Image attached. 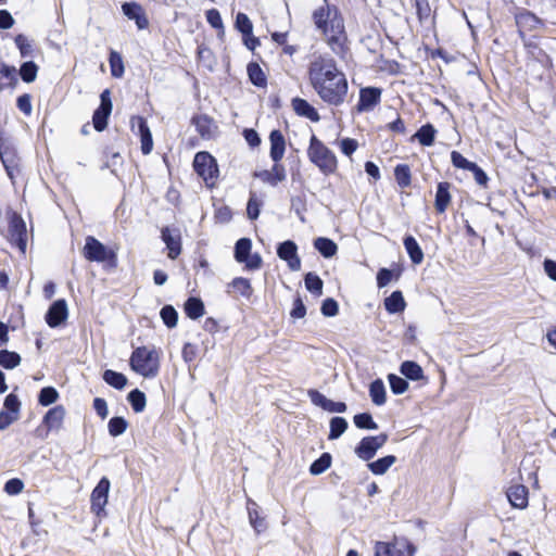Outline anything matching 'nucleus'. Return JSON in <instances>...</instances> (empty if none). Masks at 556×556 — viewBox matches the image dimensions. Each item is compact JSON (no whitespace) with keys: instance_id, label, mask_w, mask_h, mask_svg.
Returning <instances> with one entry per match:
<instances>
[{"instance_id":"nucleus-1","label":"nucleus","mask_w":556,"mask_h":556,"mask_svg":"<svg viewBox=\"0 0 556 556\" xmlns=\"http://www.w3.org/2000/svg\"><path fill=\"white\" fill-rule=\"evenodd\" d=\"M308 77L314 90L325 102L331 105L344 102L349 88L348 80L332 59L316 56L311 62Z\"/></svg>"},{"instance_id":"nucleus-2","label":"nucleus","mask_w":556,"mask_h":556,"mask_svg":"<svg viewBox=\"0 0 556 556\" xmlns=\"http://www.w3.org/2000/svg\"><path fill=\"white\" fill-rule=\"evenodd\" d=\"M313 21L329 48L337 54L344 53L348 37L343 17L337 7L325 3L313 12Z\"/></svg>"},{"instance_id":"nucleus-3","label":"nucleus","mask_w":556,"mask_h":556,"mask_svg":"<svg viewBox=\"0 0 556 556\" xmlns=\"http://www.w3.org/2000/svg\"><path fill=\"white\" fill-rule=\"evenodd\" d=\"M130 367L144 378H154L160 371V354L155 349L137 348L130 356Z\"/></svg>"},{"instance_id":"nucleus-4","label":"nucleus","mask_w":556,"mask_h":556,"mask_svg":"<svg viewBox=\"0 0 556 556\" xmlns=\"http://www.w3.org/2000/svg\"><path fill=\"white\" fill-rule=\"evenodd\" d=\"M309 161L325 175L333 174L338 162L336 155L316 136H312L307 150Z\"/></svg>"},{"instance_id":"nucleus-5","label":"nucleus","mask_w":556,"mask_h":556,"mask_svg":"<svg viewBox=\"0 0 556 556\" xmlns=\"http://www.w3.org/2000/svg\"><path fill=\"white\" fill-rule=\"evenodd\" d=\"M83 255L89 262H109L111 266H116V253L91 236L86 238Z\"/></svg>"},{"instance_id":"nucleus-6","label":"nucleus","mask_w":556,"mask_h":556,"mask_svg":"<svg viewBox=\"0 0 556 556\" xmlns=\"http://www.w3.org/2000/svg\"><path fill=\"white\" fill-rule=\"evenodd\" d=\"M193 167L197 174L205 181L208 187L215 185L218 167L215 159L207 152H199L193 160Z\"/></svg>"},{"instance_id":"nucleus-7","label":"nucleus","mask_w":556,"mask_h":556,"mask_svg":"<svg viewBox=\"0 0 556 556\" xmlns=\"http://www.w3.org/2000/svg\"><path fill=\"white\" fill-rule=\"evenodd\" d=\"M252 242L248 238H242L237 241L235 247V258L239 263H243L249 270H255L262 266V257L260 254L251 253Z\"/></svg>"},{"instance_id":"nucleus-8","label":"nucleus","mask_w":556,"mask_h":556,"mask_svg":"<svg viewBox=\"0 0 556 556\" xmlns=\"http://www.w3.org/2000/svg\"><path fill=\"white\" fill-rule=\"evenodd\" d=\"M110 486L111 484L109 479L103 477L91 492V510L98 517L106 515L105 506L108 504Z\"/></svg>"},{"instance_id":"nucleus-9","label":"nucleus","mask_w":556,"mask_h":556,"mask_svg":"<svg viewBox=\"0 0 556 556\" xmlns=\"http://www.w3.org/2000/svg\"><path fill=\"white\" fill-rule=\"evenodd\" d=\"M387 441L388 434L386 433L363 438L359 444L355 447V454L363 460H369Z\"/></svg>"},{"instance_id":"nucleus-10","label":"nucleus","mask_w":556,"mask_h":556,"mask_svg":"<svg viewBox=\"0 0 556 556\" xmlns=\"http://www.w3.org/2000/svg\"><path fill=\"white\" fill-rule=\"evenodd\" d=\"M9 239L12 243L16 244L22 253H25L27 245V228L23 218L13 214L9 223Z\"/></svg>"},{"instance_id":"nucleus-11","label":"nucleus","mask_w":556,"mask_h":556,"mask_svg":"<svg viewBox=\"0 0 556 556\" xmlns=\"http://www.w3.org/2000/svg\"><path fill=\"white\" fill-rule=\"evenodd\" d=\"M100 106L94 111L92 122L96 130L102 131L108 125V117L112 112L110 90L105 89L100 96Z\"/></svg>"},{"instance_id":"nucleus-12","label":"nucleus","mask_w":556,"mask_h":556,"mask_svg":"<svg viewBox=\"0 0 556 556\" xmlns=\"http://www.w3.org/2000/svg\"><path fill=\"white\" fill-rule=\"evenodd\" d=\"M277 254L282 261L287 262L288 267L291 270L298 271L301 269V260L298 255V247L293 241L287 240L280 243L277 248Z\"/></svg>"},{"instance_id":"nucleus-13","label":"nucleus","mask_w":556,"mask_h":556,"mask_svg":"<svg viewBox=\"0 0 556 556\" xmlns=\"http://www.w3.org/2000/svg\"><path fill=\"white\" fill-rule=\"evenodd\" d=\"M130 127L131 130L138 128V135L140 136L141 141V151L144 155L149 154L153 149V139L146 119L141 116H131Z\"/></svg>"},{"instance_id":"nucleus-14","label":"nucleus","mask_w":556,"mask_h":556,"mask_svg":"<svg viewBox=\"0 0 556 556\" xmlns=\"http://www.w3.org/2000/svg\"><path fill=\"white\" fill-rule=\"evenodd\" d=\"M68 316L67 304L65 300L55 301L46 314V321L51 328H55L63 324Z\"/></svg>"},{"instance_id":"nucleus-15","label":"nucleus","mask_w":556,"mask_h":556,"mask_svg":"<svg viewBox=\"0 0 556 556\" xmlns=\"http://www.w3.org/2000/svg\"><path fill=\"white\" fill-rule=\"evenodd\" d=\"M381 97V90L375 87L363 88L359 92V102L357 110L359 112L371 111L379 102Z\"/></svg>"},{"instance_id":"nucleus-16","label":"nucleus","mask_w":556,"mask_h":556,"mask_svg":"<svg viewBox=\"0 0 556 556\" xmlns=\"http://www.w3.org/2000/svg\"><path fill=\"white\" fill-rule=\"evenodd\" d=\"M65 416V408L62 405H58L46 413L42 422L47 426L48 430L59 431L63 427Z\"/></svg>"},{"instance_id":"nucleus-17","label":"nucleus","mask_w":556,"mask_h":556,"mask_svg":"<svg viewBox=\"0 0 556 556\" xmlns=\"http://www.w3.org/2000/svg\"><path fill=\"white\" fill-rule=\"evenodd\" d=\"M162 239L168 250V257L176 258L181 251L180 233L178 230H172L169 228L162 229Z\"/></svg>"},{"instance_id":"nucleus-18","label":"nucleus","mask_w":556,"mask_h":556,"mask_svg":"<svg viewBox=\"0 0 556 556\" xmlns=\"http://www.w3.org/2000/svg\"><path fill=\"white\" fill-rule=\"evenodd\" d=\"M123 13L129 18L134 20L139 29H144L149 26L148 17L141 5L132 3H124L122 7Z\"/></svg>"},{"instance_id":"nucleus-19","label":"nucleus","mask_w":556,"mask_h":556,"mask_svg":"<svg viewBox=\"0 0 556 556\" xmlns=\"http://www.w3.org/2000/svg\"><path fill=\"white\" fill-rule=\"evenodd\" d=\"M270 141V157L275 163H278L286 151V140L279 130H273L269 135Z\"/></svg>"},{"instance_id":"nucleus-20","label":"nucleus","mask_w":556,"mask_h":556,"mask_svg":"<svg viewBox=\"0 0 556 556\" xmlns=\"http://www.w3.org/2000/svg\"><path fill=\"white\" fill-rule=\"evenodd\" d=\"M509 503L516 508H526L528 506V490L525 485H514L507 491Z\"/></svg>"},{"instance_id":"nucleus-21","label":"nucleus","mask_w":556,"mask_h":556,"mask_svg":"<svg viewBox=\"0 0 556 556\" xmlns=\"http://www.w3.org/2000/svg\"><path fill=\"white\" fill-rule=\"evenodd\" d=\"M263 182L276 186L278 182L286 179L285 167L278 163H275L270 170H262L255 174Z\"/></svg>"},{"instance_id":"nucleus-22","label":"nucleus","mask_w":556,"mask_h":556,"mask_svg":"<svg viewBox=\"0 0 556 556\" xmlns=\"http://www.w3.org/2000/svg\"><path fill=\"white\" fill-rule=\"evenodd\" d=\"M292 108L294 112L303 117L308 118L312 122H318L319 121V114L315 110L314 106H312L306 100L301 98H294L292 100Z\"/></svg>"},{"instance_id":"nucleus-23","label":"nucleus","mask_w":556,"mask_h":556,"mask_svg":"<svg viewBox=\"0 0 556 556\" xmlns=\"http://www.w3.org/2000/svg\"><path fill=\"white\" fill-rule=\"evenodd\" d=\"M451 185L448 182H440L437 188L434 206L439 213H444L451 203Z\"/></svg>"},{"instance_id":"nucleus-24","label":"nucleus","mask_w":556,"mask_h":556,"mask_svg":"<svg viewBox=\"0 0 556 556\" xmlns=\"http://www.w3.org/2000/svg\"><path fill=\"white\" fill-rule=\"evenodd\" d=\"M400 372L409 380L419 381L425 379L424 370L416 362L405 361L400 366Z\"/></svg>"},{"instance_id":"nucleus-25","label":"nucleus","mask_w":556,"mask_h":556,"mask_svg":"<svg viewBox=\"0 0 556 556\" xmlns=\"http://www.w3.org/2000/svg\"><path fill=\"white\" fill-rule=\"evenodd\" d=\"M404 247H405L406 252L409 255L410 261L415 265H419L422 263L424 252L414 237L406 236L404 238Z\"/></svg>"},{"instance_id":"nucleus-26","label":"nucleus","mask_w":556,"mask_h":556,"mask_svg":"<svg viewBox=\"0 0 556 556\" xmlns=\"http://www.w3.org/2000/svg\"><path fill=\"white\" fill-rule=\"evenodd\" d=\"M369 396L377 406H381L387 402V391L381 379H376L370 383Z\"/></svg>"},{"instance_id":"nucleus-27","label":"nucleus","mask_w":556,"mask_h":556,"mask_svg":"<svg viewBox=\"0 0 556 556\" xmlns=\"http://www.w3.org/2000/svg\"><path fill=\"white\" fill-rule=\"evenodd\" d=\"M406 303L401 291H394L384 300V307L390 314L401 313Z\"/></svg>"},{"instance_id":"nucleus-28","label":"nucleus","mask_w":556,"mask_h":556,"mask_svg":"<svg viewBox=\"0 0 556 556\" xmlns=\"http://www.w3.org/2000/svg\"><path fill=\"white\" fill-rule=\"evenodd\" d=\"M314 247L324 257L327 258L336 255L338 251V245L332 240L324 237L315 239Z\"/></svg>"},{"instance_id":"nucleus-29","label":"nucleus","mask_w":556,"mask_h":556,"mask_svg":"<svg viewBox=\"0 0 556 556\" xmlns=\"http://www.w3.org/2000/svg\"><path fill=\"white\" fill-rule=\"evenodd\" d=\"M395 462H396L395 456L388 455V456L377 459L376 462L369 463L368 468L374 475H383L390 469V467Z\"/></svg>"},{"instance_id":"nucleus-30","label":"nucleus","mask_w":556,"mask_h":556,"mask_svg":"<svg viewBox=\"0 0 556 556\" xmlns=\"http://www.w3.org/2000/svg\"><path fill=\"white\" fill-rule=\"evenodd\" d=\"M103 380L117 390L124 389L127 384V378L125 375L111 369L103 372Z\"/></svg>"},{"instance_id":"nucleus-31","label":"nucleus","mask_w":556,"mask_h":556,"mask_svg":"<svg viewBox=\"0 0 556 556\" xmlns=\"http://www.w3.org/2000/svg\"><path fill=\"white\" fill-rule=\"evenodd\" d=\"M185 312L191 319H198L204 314V305L200 299L190 298L185 304Z\"/></svg>"},{"instance_id":"nucleus-32","label":"nucleus","mask_w":556,"mask_h":556,"mask_svg":"<svg viewBox=\"0 0 556 556\" xmlns=\"http://www.w3.org/2000/svg\"><path fill=\"white\" fill-rule=\"evenodd\" d=\"M435 129L432 125L428 124L422 126L415 135L414 138L418 139V141L426 147H430L434 142Z\"/></svg>"},{"instance_id":"nucleus-33","label":"nucleus","mask_w":556,"mask_h":556,"mask_svg":"<svg viewBox=\"0 0 556 556\" xmlns=\"http://www.w3.org/2000/svg\"><path fill=\"white\" fill-rule=\"evenodd\" d=\"M21 363V356L15 352L0 351V365L7 369H13Z\"/></svg>"},{"instance_id":"nucleus-34","label":"nucleus","mask_w":556,"mask_h":556,"mask_svg":"<svg viewBox=\"0 0 556 556\" xmlns=\"http://www.w3.org/2000/svg\"><path fill=\"white\" fill-rule=\"evenodd\" d=\"M248 74L251 81L258 87H263L266 84V77L263 70L256 63H250L248 65Z\"/></svg>"},{"instance_id":"nucleus-35","label":"nucleus","mask_w":556,"mask_h":556,"mask_svg":"<svg viewBox=\"0 0 556 556\" xmlns=\"http://www.w3.org/2000/svg\"><path fill=\"white\" fill-rule=\"evenodd\" d=\"M249 519L251 526L257 531L261 532L264 528V519L260 517L257 505L254 502H249L248 504Z\"/></svg>"},{"instance_id":"nucleus-36","label":"nucleus","mask_w":556,"mask_h":556,"mask_svg":"<svg viewBox=\"0 0 556 556\" xmlns=\"http://www.w3.org/2000/svg\"><path fill=\"white\" fill-rule=\"evenodd\" d=\"M128 401L136 413H141L146 408L147 399L143 392L132 390L128 394Z\"/></svg>"},{"instance_id":"nucleus-37","label":"nucleus","mask_w":556,"mask_h":556,"mask_svg":"<svg viewBox=\"0 0 556 556\" xmlns=\"http://www.w3.org/2000/svg\"><path fill=\"white\" fill-rule=\"evenodd\" d=\"M348 428V422L342 417H333L330 420V433L329 439L334 440L338 439L340 435H342Z\"/></svg>"},{"instance_id":"nucleus-38","label":"nucleus","mask_w":556,"mask_h":556,"mask_svg":"<svg viewBox=\"0 0 556 556\" xmlns=\"http://www.w3.org/2000/svg\"><path fill=\"white\" fill-rule=\"evenodd\" d=\"M414 547L406 540H395L392 543V556H413Z\"/></svg>"},{"instance_id":"nucleus-39","label":"nucleus","mask_w":556,"mask_h":556,"mask_svg":"<svg viewBox=\"0 0 556 556\" xmlns=\"http://www.w3.org/2000/svg\"><path fill=\"white\" fill-rule=\"evenodd\" d=\"M58 399L59 392L53 387H46L41 389L38 396V402L42 406H49L55 403Z\"/></svg>"},{"instance_id":"nucleus-40","label":"nucleus","mask_w":556,"mask_h":556,"mask_svg":"<svg viewBox=\"0 0 556 556\" xmlns=\"http://www.w3.org/2000/svg\"><path fill=\"white\" fill-rule=\"evenodd\" d=\"M304 282H305L306 289L309 292L315 293L317 295H321L324 283H323V280L317 275H315L313 273L306 274Z\"/></svg>"},{"instance_id":"nucleus-41","label":"nucleus","mask_w":556,"mask_h":556,"mask_svg":"<svg viewBox=\"0 0 556 556\" xmlns=\"http://www.w3.org/2000/svg\"><path fill=\"white\" fill-rule=\"evenodd\" d=\"M110 66H111V73L114 77H122L124 74V63L122 55L116 51H111L110 53Z\"/></svg>"},{"instance_id":"nucleus-42","label":"nucleus","mask_w":556,"mask_h":556,"mask_svg":"<svg viewBox=\"0 0 556 556\" xmlns=\"http://www.w3.org/2000/svg\"><path fill=\"white\" fill-rule=\"evenodd\" d=\"M331 465V456L328 453H324L318 459H316L309 468L312 475H320L326 471Z\"/></svg>"},{"instance_id":"nucleus-43","label":"nucleus","mask_w":556,"mask_h":556,"mask_svg":"<svg viewBox=\"0 0 556 556\" xmlns=\"http://www.w3.org/2000/svg\"><path fill=\"white\" fill-rule=\"evenodd\" d=\"M388 381L390 383L391 391L394 394H403L408 390V382L394 374H390L388 376Z\"/></svg>"},{"instance_id":"nucleus-44","label":"nucleus","mask_w":556,"mask_h":556,"mask_svg":"<svg viewBox=\"0 0 556 556\" xmlns=\"http://www.w3.org/2000/svg\"><path fill=\"white\" fill-rule=\"evenodd\" d=\"M394 176L397 184L405 188L410 185V170L407 165L400 164L394 169Z\"/></svg>"},{"instance_id":"nucleus-45","label":"nucleus","mask_w":556,"mask_h":556,"mask_svg":"<svg viewBox=\"0 0 556 556\" xmlns=\"http://www.w3.org/2000/svg\"><path fill=\"white\" fill-rule=\"evenodd\" d=\"M355 426L361 429L376 430L378 425L374 421L370 414L362 413L354 416Z\"/></svg>"},{"instance_id":"nucleus-46","label":"nucleus","mask_w":556,"mask_h":556,"mask_svg":"<svg viewBox=\"0 0 556 556\" xmlns=\"http://www.w3.org/2000/svg\"><path fill=\"white\" fill-rule=\"evenodd\" d=\"M230 286L242 296L250 298L252 294V287L248 279L238 277L232 280Z\"/></svg>"},{"instance_id":"nucleus-47","label":"nucleus","mask_w":556,"mask_h":556,"mask_svg":"<svg viewBox=\"0 0 556 556\" xmlns=\"http://www.w3.org/2000/svg\"><path fill=\"white\" fill-rule=\"evenodd\" d=\"M161 318L167 327L174 328L177 325L178 314L173 306L166 305L161 309Z\"/></svg>"},{"instance_id":"nucleus-48","label":"nucleus","mask_w":556,"mask_h":556,"mask_svg":"<svg viewBox=\"0 0 556 556\" xmlns=\"http://www.w3.org/2000/svg\"><path fill=\"white\" fill-rule=\"evenodd\" d=\"M112 437L121 435L127 429V421L123 417H113L108 425Z\"/></svg>"},{"instance_id":"nucleus-49","label":"nucleus","mask_w":556,"mask_h":556,"mask_svg":"<svg viewBox=\"0 0 556 556\" xmlns=\"http://www.w3.org/2000/svg\"><path fill=\"white\" fill-rule=\"evenodd\" d=\"M236 27L243 36H250L253 31V25L249 16L244 13H238L236 17Z\"/></svg>"},{"instance_id":"nucleus-50","label":"nucleus","mask_w":556,"mask_h":556,"mask_svg":"<svg viewBox=\"0 0 556 556\" xmlns=\"http://www.w3.org/2000/svg\"><path fill=\"white\" fill-rule=\"evenodd\" d=\"M38 67L34 62H26L21 66L20 75L26 83H31L37 77Z\"/></svg>"},{"instance_id":"nucleus-51","label":"nucleus","mask_w":556,"mask_h":556,"mask_svg":"<svg viewBox=\"0 0 556 556\" xmlns=\"http://www.w3.org/2000/svg\"><path fill=\"white\" fill-rule=\"evenodd\" d=\"M15 68L2 64L0 66V88L10 86L15 80Z\"/></svg>"},{"instance_id":"nucleus-52","label":"nucleus","mask_w":556,"mask_h":556,"mask_svg":"<svg viewBox=\"0 0 556 556\" xmlns=\"http://www.w3.org/2000/svg\"><path fill=\"white\" fill-rule=\"evenodd\" d=\"M4 409L7 413H10L11 415H15L16 418L20 416V409H21V402L17 399V396L13 393L9 394L4 400Z\"/></svg>"},{"instance_id":"nucleus-53","label":"nucleus","mask_w":556,"mask_h":556,"mask_svg":"<svg viewBox=\"0 0 556 556\" xmlns=\"http://www.w3.org/2000/svg\"><path fill=\"white\" fill-rule=\"evenodd\" d=\"M198 131L201 134L202 137H211L213 134V124L211 119H208L205 116H200L195 118L194 121Z\"/></svg>"},{"instance_id":"nucleus-54","label":"nucleus","mask_w":556,"mask_h":556,"mask_svg":"<svg viewBox=\"0 0 556 556\" xmlns=\"http://www.w3.org/2000/svg\"><path fill=\"white\" fill-rule=\"evenodd\" d=\"M451 161L455 167L463 168L466 170H470L471 168H475L473 162L468 161L466 157H464L459 152L453 151L451 153Z\"/></svg>"},{"instance_id":"nucleus-55","label":"nucleus","mask_w":556,"mask_h":556,"mask_svg":"<svg viewBox=\"0 0 556 556\" xmlns=\"http://www.w3.org/2000/svg\"><path fill=\"white\" fill-rule=\"evenodd\" d=\"M261 206L262 202L256 198L254 193H252L247 206V213L249 218L256 219L260 215Z\"/></svg>"},{"instance_id":"nucleus-56","label":"nucleus","mask_w":556,"mask_h":556,"mask_svg":"<svg viewBox=\"0 0 556 556\" xmlns=\"http://www.w3.org/2000/svg\"><path fill=\"white\" fill-rule=\"evenodd\" d=\"M24 490V483L21 479L13 478L5 482L4 492L9 495H17Z\"/></svg>"},{"instance_id":"nucleus-57","label":"nucleus","mask_w":556,"mask_h":556,"mask_svg":"<svg viewBox=\"0 0 556 556\" xmlns=\"http://www.w3.org/2000/svg\"><path fill=\"white\" fill-rule=\"evenodd\" d=\"M539 23L540 21L538 20V17L530 12L521 13L517 16V24L521 27H535Z\"/></svg>"},{"instance_id":"nucleus-58","label":"nucleus","mask_w":556,"mask_h":556,"mask_svg":"<svg viewBox=\"0 0 556 556\" xmlns=\"http://www.w3.org/2000/svg\"><path fill=\"white\" fill-rule=\"evenodd\" d=\"M15 43L20 49L22 56H27L31 53V45L24 35H17L15 37Z\"/></svg>"},{"instance_id":"nucleus-59","label":"nucleus","mask_w":556,"mask_h":556,"mask_svg":"<svg viewBox=\"0 0 556 556\" xmlns=\"http://www.w3.org/2000/svg\"><path fill=\"white\" fill-rule=\"evenodd\" d=\"M206 20L212 27L223 29L222 16L216 9H211L206 12Z\"/></svg>"},{"instance_id":"nucleus-60","label":"nucleus","mask_w":556,"mask_h":556,"mask_svg":"<svg viewBox=\"0 0 556 556\" xmlns=\"http://www.w3.org/2000/svg\"><path fill=\"white\" fill-rule=\"evenodd\" d=\"M321 313L328 317L336 316L338 314V303L333 299H326L321 305Z\"/></svg>"},{"instance_id":"nucleus-61","label":"nucleus","mask_w":556,"mask_h":556,"mask_svg":"<svg viewBox=\"0 0 556 556\" xmlns=\"http://www.w3.org/2000/svg\"><path fill=\"white\" fill-rule=\"evenodd\" d=\"M357 147V141L351 138H345L340 142L342 153L348 156H351L356 151Z\"/></svg>"},{"instance_id":"nucleus-62","label":"nucleus","mask_w":556,"mask_h":556,"mask_svg":"<svg viewBox=\"0 0 556 556\" xmlns=\"http://www.w3.org/2000/svg\"><path fill=\"white\" fill-rule=\"evenodd\" d=\"M17 108L25 113L26 115H29L31 113L33 106L30 102V96L25 93L17 98Z\"/></svg>"},{"instance_id":"nucleus-63","label":"nucleus","mask_w":556,"mask_h":556,"mask_svg":"<svg viewBox=\"0 0 556 556\" xmlns=\"http://www.w3.org/2000/svg\"><path fill=\"white\" fill-rule=\"evenodd\" d=\"M308 396L314 405L319 406L323 409L326 408L328 399L324 394L316 390H309Z\"/></svg>"},{"instance_id":"nucleus-64","label":"nucleus","mask_w":556,"mask_h":556,"mask_svg":"<svg viewBox=\"0 0 556 556\" xmlns=\"http://www.w3.org/2000/svg\"><path fill=\"white\" fill-rule=\"evenodd\" d=\"M375 556H392V544L377 542L375 546Z\"/></svg>"}]
</instances>
